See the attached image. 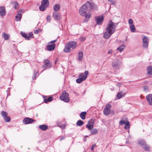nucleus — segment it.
Masks as SVG:
<instances>
[{"mask_svg":"<svg viewBox=\"0 0 152 152\" xmlns=\"http://www.w3.org/2000/svg\"><path fill=\"white\" fill-rule=\"evenodd\" d=\"M96 9L97 7L96 5L93 3L91 4L89 1H87L80 8L79 10V12L81 16L85 17L86 19L84 20L87 22L88 20L87 18H90L91 17V15L90 13H87V12L91 10H95Z\"/></svg>","mask_w":152,"mask_h":152,"instance_id":"1","label":"nucleus"},{"mask_svg":"<svg viewBox=\"0 0 152 152\" xmlns=\"http://www.w3.org/2000/svg\"><path fill=\"white\" fill-rule=\"evenodd\" d=\"M116 26L111 20H110L107 26L105 32V39H108L114 32Z\"/></svg>","mask_w":152,"mask_h":152,"instance_id":"2","label":"nucleus"},{"mask_svg":"<svg viewBox=\"0 0 152 152\" xmlns=\"http://www.w3.org/2000/svg\"><path fill=\"white\" fill-rule=\"evenodd\" d=\"M77 47V43L75 42H70L67 43L64 50L65 52H69L70 49H74Z\"/></svg>","mask_w":152,"mask_h":152,"instance_id":"3","label":"nucleus"},{"mask_svg":"<svg viewBox=\"0 0 152 152\" xmlns=\"http://www.w3.org/2000/svg\"><path fill=\"white\" fill-rule=\"evenodd\" d=\"M88 74V71L86 70L85 71L84 73H80L78 76L79 78L76 80V82L78 83H80L83 81L85 80L87 77Z\"/></svg>","mask_w":152,"mask_h":152,"instance_id":"4","label":"nucleus"},{"mask_svg":"<svg viewBox=\"0 0 152 152\" xmlns=\"http://www.w3.org/2000/svg\"><path fill=\"white\" fill-rule=\"evenodd\" d=\"M68 96V94L66 93L65 91H64L60 96V98L61 100H63L66 102H68L69 101V99Z\"/></svg>","mask_w":152,"mask_h":152,"instance_id":"5","label":"nucleus"},{"mask_svg":"<svg viewBox=\"0 0 152 152\" xmlns=\"http://www.w3.org/2000/svg\"><path fill=\"white\" fill-rule=\"evenodd\" d=\"M138 144L142 148L146 151H148L150 149V147L146 144L145 141L143 140H140L138 142Z\"/></svg>","mask_w":152,"mask_h":152,"instance_id":"6","label":"nucleus"},{"mask_svg":"<svg viewBox=\"0 0 152 152\" xmlns=\"http://www.w3.org/2000/svg\"><path fill=\"white\" fill-rule=\"evenodd\" d=\"M104 19L103 15L97 16L95 17V20L96 24L98 25H100L102 23Z\"/></svg>","mask_w":152,"mask_h":152,"instance_id":"7","label":"nucleus"},{"mask_svg":"<svg viewBox=\"0 0 152 152\" xmlns=\"http://www.w3.org/2000/svg\"><path fill=\"white\" fill-rule=\"evenodd\" d=\"M143 44L142 46L144 48H146L148 46L149 40L147 37H144L142 39Z\"/></svg>","mask_w":152,"mask_h":152,"instance_id":"8","label":"nucleus"},{"mask_svg":"<svg viewBox=\"0 0 152 152\" xmlns=\"http://www.w3.org/2000/svg\"><path fill=\"white\" fill-rule=\"evenodd\" d=\"M21 34L22 36L27 40H29L30 38H32L34 37L33 34L32 32L28 34L23 32H21Z\"/></svg>","mask_w":152,"mask_h":152,"instance_id":"9","label":"nucleus"},{"mask_svg":"<svg viewBox=\"0 0 152 152\" xmlns=\"http://www.w3.org/2000/svg\"><path fill=\"white\" fill-rule=\"evenodd\" d=\"M111 107V105L109 104H107L105 106V115H108L110 113V109Z\"/></svg>","mask_w":152,"mask_h":152,"instance_id":"10","label":"nucleus"},{"mask_svg":"<svg viewBox=\"0 0 152 152\" xmlns=\"http://www.w3.org/2000/svg\"><path fill=\"white\" fill-rule=\"evenodd\" d=\"M35 120L32 118H26L23 120V122L26 124H32L34 122H35Z\"/></svg>","mask_w":152,"mask_h":152,"instance_id":"11","label":"nucleus"},{"mask_svg":"<svg viewBox=\"0 0 152 152\" xmlns=\"http://www.w3.org/2000/svg\"><path fill=\"white\" fill-rule=\"evenodd\" d=\"M44 65L43 66V68H48L50 67L51 64L49 60L45 59L44 61Z\"/></svg>","mask_w":152,"mask_h":152,"instance_id":"12","label":"nucleus"},{"mask_svg":"<svg viewBox=\"0 0 152 152\" xmlns=\"http://www.w3.org/2000/svg\"><path fill=\"white\" fill-rule=\"evenodd\" d=\"M120 65V63L117 61H114L112 63V67L115 69H119Z\"/></svg>","mask_w":152,"mask_h":152,"instance_id":"13","label":"nucleus"},{"mask_svg":"<svg viewBox=\"0 0 152 152\" xmlns=\"http://www.w3.org/2000/svg\"><path fill=\"white\" fill-rule=\"evenodd\" d=\"M6 14V12L4 7H0V15L2 17L4 16Z\"/></svg>","mask_w":152,"mask_h":152,"instance_id":"14","label":"nucleus"},{"mask_svg":"<svg viewBox=\"0 0 152 152\" xmlns=\"http://www.w3.org/2000/svg\"><path fill=\"white\" fill-rule=\"evenodd\" d=\"M20 11L22 12H23V10H21L20 11H18V14L15 16V20L16 21H18L20 20L22 16V14L20 13H19V12H20Z\"/></svg>","mask_w":152,"mask_h":152,"instance_id":"15","label":"nucleus"},{"mask_svg":"<svg viewBox=\"0 0 152 152\" xmlns=\"http://www.w3.org/2000/svg\"><path fill=\"white\" fill-rule=\"evenodd\" d=\"M147 101L148 102V104L150 105H152V95L149 94L146 96Z\"/></svg>","mask_w":152,"mask_h":152,"instance_id":"16","label":"nucleus"},{"mask_svg":"<svg viewBox=\"0 0 152 152\" xmlns=\"http://www.w3.org/2000/svg\"><path fill=\"white\" fill-rule=\"evenodd\" d=\"M53 16L56 20H59L60 19V17L59 13L56 12H53Z\"/></svg>","mask_w":152,"mask_h":152,"instance_id":"17","label":"nucleus"},{"mask_svg":"<svg viewBox=\"0 0 152 152\" xmlns=\"http://www.w3.org/2000/svg\"><path fill=\"white\" fill-rule=\"evenodd\" d=\"M147 75H148L149 76L152 75V66H148L147 68Z\"/></svg>","mask_w":152,"mask_h":152,"instance_id":"18","label":"nucleus"},{"mask_svg":"<svg viewBox=\"0 0 152 152\" xmlns=\"http://www.w3.org/2000/svg\"><path fill=\"white\" fill-rule=\"evenodd\" d=\"M41 4L47 7L49 5V2L48 0H43L41 2Z\"/></svg>","mask_w":152,"mask_h":152,"instance_id":"19","label":"nucleus"},{"mask_svg":"<svg viewBox=\"0 0 152 152\" xmlns=\"http://www.w3.org/2000/svg\"><path fill=\"white\" fill-rule=\"evenodd\" d=\"M126 94V93H124V94H123V92L122 91H120L117 94V98L118 99H120L122 97H124L125 96Z\"/></svg>","mask_w":152,"mask_h":152,"instance_id":"20","label":"nucleus"},{"mask_svg":"<svg viewBox=\"0 0 152 152\" xmlns=\"http://www.w3.org/2000/svg\"><path fill=\"white\" fill-rule=\"evenodd\" d=\"M39 128L43 131H45L48 129V126L45 125H42L39 126Z\"/></svg>","mask_w":152,"mask_h":152,"instance_id":"21","label":"nucleus"},{"mask_svg":"<svg viewBox=\"0 0 152 152\" xmlns=\"http://www.w3.org/2000/svg\"><path fill=\"white\" fill-rule=\"evenodd\" d=\"M56 45L55 44L51 45H48L47 46V49L49 51H51L54 50L55 47Z\"/></svg>","mask_w":152,"mask_h":152,"instance_id":"22","label":"nucleus"},{"mask_svg":"<svg viewBox=\"0 0 152 152\" xmlns=\"http://www.w3.org/2000/svg\"><path fill=\"white\" fill-rule=\"evenodd\" d=\"M60 8V6L59 4H56L53 7V10L56 12L58 11Z\"/></svg>","mask_w":152,"mask_h":152,"instance_id":"23","label":"nucleus"},{"mask_svg":"<svg viewBox=\"0 0 152 152\" xmlns=\"http://www.w3.org/2000/svg\"><path fill=\"white\" fill-rule=\"evenodd\" d=\"M10 35L8 34H7L5 32H4L2 34V37L4 38L5 40H7L9 39Z\"/></svg>","mask_w":152,"mask_h":152,"instance_id":"24","label":"nucleus"},{"mask_svg":"<svg viewBox=\"0 0 152 152\" xmlns=\"http://www.w3.org/2000/svg\"><path fill=\"white\" fill-rule=\"evenodd\" d=\"M86 114L87 113L86 112H83L81 113L80 116L82 119L84 120L85 119V116Z\"/></svg>","mask_w":152,"mask_h":152,"instance_id":"25","label":"nucleus"},{"mask_svg":"<svg viewBox=\"0 0 152 152\" xmlns=\"http://www.w3.org/2000/svg\"><path fill=\"white\" fill-rule=\"evenodd\" d=\"M126 125L125 126L124 128L125 130H126L129 129L130 127L129 126V122L128 121L127 119L126 118Z\"/></svg>","mask_w":152,"mask_h":152,"instance_id":"26","label":"nucleus"},{"mask_svg":"<svg viewBox=\"0 0 152 152\" xmlns=\"http://www.w3.org/2000/svg\"><path fill=\"white\" fill-rule=\"evenodd\" d=\"M130 31L132 32H134L136 31V28L134 25H132L130 26Z\"/></svg>","mask_w":152,"mask_h":152,"instance_id":"27","label":"nucleus"},{"mask_svg":"<svg viewBox=\"0 0 152 152\" xmlns=\"http://www.w3.org/2000/svg\"><path fill=\"white\" fill-rule=\"evenodd\" d=\"M78 58L79 60H82L83 58V53L82 52H80L78 54Z\"/></svg>","mask_w":152,"mask_h":152,"instance_id":"28","label":"nucleus"},{"mask_svg":"<svg viewBox=\"0 0 152 152\" xmlns=\"http://www.w3.org/2000/svg\"><path fill=\"white\" fill-rule=\"evenodd\" d=\"M84 124L83 122L81 120H79L77 121V125L78 126H82Z\"/></svg>","mask_w":152,"mask_h":152,"instance_id":"29","label":"nucleus"},{"mask_svg":"<svg viewBox=\"0 0 152 152\" xmlns=\"http://www.w3.org/2000/svg\"><path fill=\"white\" fill-rule=\"evenodd\" d=\"M98 132L97 130L96 129H93L91 131V133L92 134H95Z\"/></svg>","mask_w":152,"mask_h":152,"instance_id":"30","label":"nucleus"},{"mask_svg":"<svg viewBox=\"0 0 152 152\" xmlns=\"http://www.w3.org/2000/svg\"><path fill=\"white\" fill-rule=\"evenodd\" d=\"M46 7L44 5H42V4H41V5L39 6V10L41 11H43L45 10L46 9Z\"/></svg>","mask_w":152,"mask_h":152,"instance_id":"31","label":"nucleus"},{"mask_svg":"<svg viewBox=\"0 0 152 152\" xmlns=\"http://www.w3.org/2000/svg\"><path fill=\"white\" fill-rule=\"evenodd\" d=\"M8 115V113L7 112L4 111H2L1 113V115L4 118L7 116Z\"/></svg>","mask_w":152,"mask_h":152,"instance_id":"32","label":"nucleus"},{"mask_svg":"<svg viewBox=\"0 0 152 152\" xmlns=\"http://www.w3.org/2000/svg\"><path fill=\"white\" fill-rule=\"evenodd\" d=\"M13 4H14V8L15 9H17L19 7V4L16 1L14 2Z\"/></svg>","mask_w":152,"mask_h":152,"instance_id":"33","label":"nucleus"},{"mask_svg":"<svg viewBox=\"0 0 152 152\" xmlns=\"http://www.w3.org/2000/svg\"><path fill=\"white\" fill-rule=\"evenodd\" d=\"M124 47V45H122L119 47H118L117 48V50H119L120 52H121L123 50Z\"/></svg>","mask_w":152,"mask_h":152,"instance_id":"34","label":"nucleus"},{"mask_svg":"<svg viewBox=\"0 0 152 152\" xmlns=\"http://www.w3.org/2000/svg\"><path fill=\"white\" fill-rule=\"evenodd\" d=\"M4 121L6 122H10L11 120L10 117L9 116H7L4 118Z\"/></svg>","mask_w":152,"mask_h":152,"instance_id":"35","label":"nucleus"},{"mask_svg":"<svg viewBox=\"0 0 152 152\" xmlns=\"http://www.w3.org/2000/svg\"><path fill=\"white\" fill-rule=\"evenodd\" d=\"M88 124L90 125H92V126H93L94 124V119H91L88 121Z\"/></svg>","mask_w":152,"mask_h":152,"instance_id":"36","label":"nucleus"},{"mask_svg":"<svg viewBox=\"0 0 152 152\" xmlns=\"http://www.w3.org/2000/svg\"><path fill=\"white\" fill-rule=\"evenodd\" d=\"M86 127L88 129H89L91 130L93 127V126H92V125L87 124L86 125Z\"/></svg>","mask_w":152,"mask_h":152,"instance_id":"37","label":"nucleus"},{"mask_svg":"<svg viewBox=\"0 0 152 152\" xmlns=\"http://www.w3.org/2000/svg\"><path fill=\"white\" fill-rule=\"evenodd\" d=\"M125 121H124L122 120H120L119 121V124L121 125H122L124 124H126Z\"/></svg>","mask_w":152,"mask_h":152,"instance_id":"38","label":"nucleus"},{"mask_svg":"<svg viewBox=\"0 0 152 152\" xmlns=\"http://www.w3.org/2000/svg\"><path fill=\"white\" fill-rule=\"evenodd\" d=\"M143 88L145 91L147 92L148 91L149 88L148 86H144L143 87Z\"/></svg>","mask_w":152,"mask_h":152,"instance_id":"39","label":"nucleus"},{"mask_svg":"<svg viewBox=\"0 0 152 152\" xmlns=\"http://www.w3.org/2000/svg\"><path fill=\"white\" fill-rule=\"evenodd\" d=\"M129 24L130 25H132L133 23V21L132 19H129L128 20Z\"/></svg>","mask_w":152,"mask_h":152,"instance_id":"40","label":"nucleus"},{"mask_svg":"<svg viewBox=\"0 0 152 152\" xmlns=\"http://www.w3.org/2000/svg\"><path fill=\"white\" fill-rule=\"evenodd\" d=\"M107 1L108 2H110L112 4L115 5V2L113 0H107Z\"/></svg>","mask_w":152,"mask_h":152,"instance_id":"41","label":"nucleus"},{"mask_svg":"<svg viewBox=\"0 0 152 152\" xmlns=\"http://www.w3.org/2000/svg\"><path fill=\"white\" fill-rule=\"evenodd\" d=\"M48 99V101L50 102L52 101L53 99V98L52 96H50L49 97Z\"/></svg>","mask_w":152,"mask_h":152,"instance_id":"42","label":"nucleus"},{"mask_svg":"<svg viewBox=\"0 0 152 152\" xmlns=\"http://www.w3.org/2000/svg\"><path fill=\"white\" fill-rule=\"evenodd\" d=\"M47 20L48 21L50 22V16H48L47 17Z\"/></svg>","mask_w":152,"mask_h":152,"instance_id":"43","label":"nucleus"},{"mask_svg":"<svg viewBox=\"0 0 152 152\" xmlns=\"http://www.w3.org/2000/svg\"><path fill=\"white\" fill-rule=\"evenodd\" d=\"M66 125L65 124H62L60 128H61L62 129H65Z\"/></svg>","mask_w":152,"mask_h":152,"instance_id":"44","label":"nucleus"},{"mask_svg":"<svg viewBox=\"0 0 152 152\" xmlns=\"http://www.w3.org/2000/svg\"><path fill=\"white\" fill-rule=\"evenodd\" d=\"M96 144H94L93 145H92V146H91V150H94V147L95 146H96Z\"/></svg>","mask_w":152,"mask_h":152,"instance_id":"45","label":"nucleus"},{"mask_svg":"<svg viewBox=\"0 0 152 152\" xmlns=\"http://www.w3.org/2000/svg\"><path fill=\"white\" fill-rule=\"evenodd\" d=\"M85 38L84 37H82L80 38V41H83L85 39Z\"/></svg>","mask_w":152,"mask_h":152,"instance_id":"46","label":"nucleus"},{"mask_svg":"<svg viewBox=\"0 0 152 152\" xmlns=\"http://www.w3.org/2000/svg\"><path fill=\"white\" fill-rule=\"evenodd\" d=\"M49 102V101H48V99H45L44 100V102L45 103H47Z\"/></svg>","mask_w":152,"mask_h":152,"instance_id":"47","label":"nucleus"},{"mask_svg":"<svg viewBox=\"0 0 152 152\" xmlns=\"http://www.w3.org/2000/svg\"><path fill=\"white\" fill-rule=\"evenodd\" d=\"M39 32V31L38 30H36L34 31V33L35 34H37Z\"/></svg>","mask_w":152,"mask_h":152,"instance_id":"48","label":"nucleus"},{"mask_svg":"<svg viewBox=\"0 0 152 152\" xmlns=\"http://www.w3.org/2000/svg\"><path fill=\"white\" fill-rule=\"evenodd\" d=\"M57 41V39L55 40H53V41H52L51 42H50L49 43V44H50L51 43H54L55 42H56V41Z\"/></svg>","mask_w":152,"mask_h":152,"instance_id":"49","label":"nucleus"},{"mask_svg":"<svg viewBox=\"0 0 152 152\" xmlns=\"http://www.w3.org/2000/svg\"><path fill=\"white\" fill-rule=\"evenodd\" d=\"M62 124H61L60 123H57V125L59 127H60L61 126Z\"/></svg>","mask_w":152,"mask_h":152,"instance_id":"50","label":"nucleus"},{"mask_svg":"<svg viewBox=\"0 0 152 152\" xmlns=\"http://www.w3.org/2000/svg\"><path fill=\"white\" fill-rule=\"evenodd\" d=\"M112 50H109L108 52V53L109 54H111L112 53Z\"/></svg>","mask_w":152,"mask_h":152,"instance_id":"51","label":"nucleus"},{"mask_svg":"<svg viewBox=\"0 0 152 152\" xmlns=\"http://www.w3.org/2000/svg\"><path fill=\"white\" fill-rule=\"evenodd\" d=\"M111 114H112L113 115V114L115 112L114 111H113V110H111Z\"/></svg>","mask_w":152,"mask_h":152,"instance_id":"52","label":"nucleus"},{"mask_svg":"<svg viewBox=\"0 0 152 152\" xmlns=\"http://www.w3.org/2000/svg\"><path fill=\"white\" fill-rule=\"evenodd\" d=\"M64 139V138L63 137H62L60 139V140H62Z\"/></svg>","mask_w":152,"mask_h":152,"instance_id":"53","label":"nucleus"},{"mask_svg":"<svg viewBox=\"0 0 152 152\" xmlns=\"http://www.w3.org/2000/svg\"><path fill=\"white\" fill-rule=\"evenodd\" d=\"M103 112L104 114V109L103 110Z\"/></svg>","mask_w":152,"mask_h":152,"instance_id":"54","label":"nucleus"},{"mask_svg":"<svg viewBox=\"0 0 152 152\" xmlns=\"http://www.w3.org/2000/svg\"><path fill=\"white\" fill-rule=\"evenodd\" d=\"M103 37H104V34L103 35Z\"/></svg>","mask_w":152,"mask_h":152,"instance_id":"55","label":"nucleus"},{"mask_svg":"<svg viewBox=\"0 0 152 152\" xmlns=\"http://www.w3.org/2000/svg\"><path fill=\"white\" fill-rule=\"evenodd\" d=\"M84 141H86V139H85V140H84Z\"/></svg>","mask_w":152,"mask_h":152,"instance_id":"56","label":"nucleus"},{"mask_svg":"<svg viewBox=\"0 0 152 152\" xmlns=\"http://www.w3.org/2000/svg\"><path fill=\"white\" fill-rule=\"evenodd\" d=\"M117 24H118V23H116V24H116V25H117Z\"/></svg>","mask_w":152,"mask_h":152,"instance_id":"57","label":"nucleus"}]
</instances>
